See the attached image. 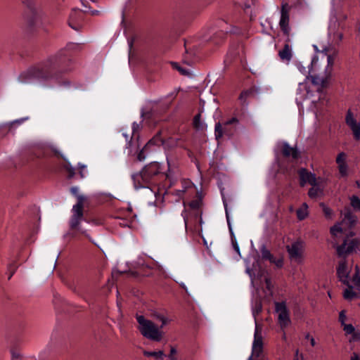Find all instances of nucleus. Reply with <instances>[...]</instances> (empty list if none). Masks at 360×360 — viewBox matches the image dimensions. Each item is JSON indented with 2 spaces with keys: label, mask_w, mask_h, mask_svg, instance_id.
I'll return each instance as SVG.
<instances>
[{
  "label": "nucleus",
  "mask_w": 360,
  "mask_h": 360,
  "mask_svg": "<svg viewBox=\"0 0 360 360\" xmlns=\"http://www.w3.org/2000/svg\"><path fill=\"white\" fill-rule=\"evenodd\" d=\"M72 70V60L58 53L43 60L34 70L33 75L39 85L52 87L60 83L61 75Z\"/></svg>",
  "instance_id": "nucleus-1"
},
{
  "label": "nucleus",
  "mask_w": 360,
  "mask_h": 360,
  "mask_svg": "<svg viewBox=\"0 0 360 360\" xmlns=\"http://www.w3.org/2000/svg\"><path fill=\"white\" fill-rule=\"evenodd\" d=\"M71 193L77 198V202L75 205H74L72 207V215L69 219V227L70 230L78 231L85 236H86L89 240L95 244L96 246L99 247L98 245L91 238V237L86 233L85 229L82 228V224L83 221H85V218L84 216V202L86 200L87 197L84 195H79V188L77 186L72 187L70 188Z\"/></svg>",
  "instance_id": "nucleus-2"
},
{
  "label": "nucleus",
  "mask_w": 360,
  "mask_h": 360,
  "mask_svg": "<svg viewBox=\"0 0 360 360\" xmlns=\"http://www.w3.org/2000/svg\"><path fill=\"white\" fill-rule=\"evenodd\" d=\"M136 320L145 338H162V328L169 323V319L161 314L155 315V321L146 319L143 315H136Z\"/></svg>",
  "instance_id": "nucleus-3"
},
{
  "label": "nucleus",
  "mask_w": 360,
  "mask_h": 360,
  "mask_svg": "<svg viewBox=\"0 0 360 360\" xmlns=\"http://www.w3.org/2000/svg\"><path fill=\"white\" fill-rule=\"evenodd\" d=\"M342 224V222L335 224L330 228V232L333 237V245L335 248L338 255L340 257H345L348 254L356 251L359 243L356 239H349V236H347L344 239L342 244L338 245V238L342 236L343 233L342 228L341 227Z\"/></svg>",
  "instance_id": "nucleus-4"
},
{
  "label": "nucleus",
  "mask_w": 360,
  "mask_h": 360,
  "mask_svg": "<svg viewBox=\"0 0 360 360\" xmlns=\"http://www.w3.org/2000/svg\"><path fill=\"white\" fill-rule=\"evenodd\" d=\"M334 58L331 55L327 56V66L323 76H311L312 86L316 89L318 94L317 99H311V103H316L321 99L323 88L326 87L332 77Z\"/></svg>",
  "instance_id": "nucleus-5"
},
{
  "label": "nucleus",
  "mask_w": 360,
  "mask_h": 360,
  "mask_svg": "<svg viewBox=\"0 0 360 360\" xmlns=\"http://www.w3.org/2000/svg\"><path fill=\"white\" fill-rule=\"evenodd\" d=\"M299 71L304 75H306V79L303 82L299 83L297 88V95L300 96V98L301 100L311 99L314 96V92H316V89L312 86H311L308 82L309 77V74L311 70H307L306 67L303 66L302 64L299 63L297 65ZM311 79V78H310Z\"/></svg>",
  "instance_id": "nucleus-6"
},
{
  "label": "nucleus",
  "mask_w": 360,
  "mask_h": 360,
  "mask_svg": "<svg viewBox=\"0 0 360 360\" xmlns=\"http://www.w3.org/2000/svg\"><path fill=\"white\" fill-rule=\"evenodd\" d=\"M291 7L286 2H282L281 6V17L278 25L285 37V41L290 42V31L291 27L290 25V11Z\"/></svg>",
  "instance_id": "nucleus-7"
},
{
  "label": "nucleus",
  "mask_w": 360,
  "mask_h": 360,
  "mask_svg": "<svg viewBox=\"0 0 360 360\" xmlns=\"http://www.w3.org/2000/svg\"><path fill=\"white\" fill-rule=\"evenodd\" d=\"M238 124V120L236 117H233L229 120L225 122L223 124L220 122H217L214 127V136L216 139H219L222 138L224 136H227L229 137L231 136L235 131L236 128L231 127L232 124Z\"/></svg>",
  "instance_id": "nucleus-8"
},
{
  "label": "nucleus",
  "mask_w": 360,
  "mask_h": 360,
  "mask_svg": "<svg viewBox=\"0 0 360 360\" xmlns=\"http://www.w3.org/2000/svg\"><path fill=\"white\" fill-rule=\"evenodd\" d=\"M286 249L290 260L301 263L303 259L304 243L301 240H297L290 245H287Z\"/></svg>",
  "instance_id": "nucleus-9"
},
{
  "label": "nucleus",
  "mask_w": 360,
  "mask_h": 360,
  "mask_svg": "<svg viewBox=\"0 0 360 360\" xmlns=\"http://www.w3.org/2000/svg\"><path fill=\"white\" fill-rule=\"evenodd\" d=\"M131 179L134 186L136 190L141 188H148L152 190L153 184L149 179L146 173L142 169L139 172L132 174Z\"/></svg>",
  "instance_id": "nucleus-10"
},
{
  "label": "nucleus",
  "mask_w": 360,
  "mask_h": 360,
  "mask_svg": "<svg viewBox=\"0 0 360 360\" xmlns=\"http://www.w3.org/2000/svg\"><path fill=\"white\" fill-rule=\"evenodd\" d=\"M275 305L280 326L282 328L288 326L290 323V319L285 303L284 302H276Z\"/></svg>",
  "instance_id": "nucleus-11"
},
{
  "label": "nucleus",
  "mask_w": 360,
  "mask_h": 360,
  "mask_svg": "<svg viewBox=\"0 0 360 360\" xmlns=\"http://www.w3.org/2000/svg\"><path fill=\"white\" fill-rule=\"evenodd\" d=\"M345 122L352 131L355 140H360V122H357L352 110H347L345 116Z\"/></svg>",
  "instance_id": "nucleus-12"
},
{
  "label": "nucleus",
  "mask_w": 360,
  "mask_h": 360,
  "mask_svg": "<svg viewBox=\"0 0 360 360\" xmlns=\"http://www.w3.org/2000/svg\"><path fill=\"white\" fill-rule=\"evenodd\" d=\"M350 269L348 267L346 262L342 261L339 263L338 267L337 268L338 277L342 283L350 286V278H349Z\"/></svg>",
  "instance_id": "nucleus-13"
},
{
  "label": "nucleus",
  "mask_w": 360,
  "mask_h": 360,
  "mask_svg": "<svg viewBox=\"0 0 360 360\" xmlns=\"http://www.w3.org/2000/svg\"><path fill=\"white\" fill-rule=\"evenodd\" d=\"M143 169L146 173L151 182L155 184V178L161 173L162 167L158 162H152L146 165Z\"/></svg>",
  "instance_id": "nucleus-14"
},
{
  "label": "nucleus",
  "mask_w": 360,
  "mask_h": 360,
  "mask_svg": "<svg viewBox=\"0 0 360 360\" xmlns=\"http://www.w3.org/2000/svg\"><path fill=\"white\" fill-rule=\"evenodd\" d=\"M142 127L141 122L136 123L133 122L132 124V132L131 134H127L125 132L122 133V136L124 137L126 141V148L128 150V154L130 155L133 152L134 143L132 142V138L136 132H138Z\"/></svg>",
  "instance_id": "nucleus-15"
},
{
  "label": "nucleus",
  "mask_w": 360,
  "mask_h": 360,
  "mask_svg": "<svg viewBox=\"0 0 360 360\" xmlns=\"http://www.w3.org/2000/svg\"><path fill=\"white\" fill-rule=\"evenodd\" d=\"M300 186H304L307 183L311 186H316V178L315 174L308 172L305 168H301L299 171Z\"/></svg>",
  "instance_id": "nucleus-16"
},
{
  "label": "nucleus",
  "mask_w": 360,
  "mask_h": 360,
  "mask_svg": "<svg viewBox=\"0 0 360 360\" xmlns=\"http://www.w3.org/2000/svg\"><path fill=\"white\" fill-rule=\"evenodd\" d=\"M342 214L344 215L341 221L342 224H348L349 227H352L356 224L357 217L352 212L349 207H345Z\"/></svg>",
  "instance_id": "nucleus-17"
},
{
  "label": "nucleus",
  "mask_w": 360,
  "mask_h": 360,
  "mask_svg": "<svg viewBox=\"0 0 360 360\" xmlns=\"http://www.w3.org/2000/svg\"><path fill=\"white\" fill-rule=\"evenodd\" d=\"M263 352V342L262 339H254L252 348V355L248 360H252V358L259 357Z\"/></svg>",
  "instance_id": "nucleus-18"
},
{
  "label": "nucleus",
  "mask_w": 360,
  "mask_h": 360,
  "mask_svg": "<svg viewBox=\"0 0 360 360\" xmlns=\"http://www.w3.org/2000/svg\"><path fill=\"white\" fill-rule=\"evenodd\" d=\"M283 155L285 158L291 157L292 159H297L300 152L296 147H291L287 142L283 143Z\"/></svg>",
  "instance_id": "nucleus-19"
},
{
  "label": "nucleus",
  "mask_w": 360,
  "mask_h": 360,
  "mask_svg": "<svg viewBox=\"0 0 360 360\" xmlns=\"http://www.w3.org/2000/svg\"><path fill=\"white\" fill-rule=\"evenodd\" d=\"M82 12L79 9H72L70 20L68 22L69 26L75 30H79V26L75 23V21L81 18Z\"/></svg>",
  "instance_id": "nucleus-20"
},
{
  "label": "nucleus",
  "mask_w": 360,
  "mask_h": 360,
  "mask_svg": "<svg viewBox=\"0 0 360 360\" xmlns=\"http://www.w3.org/2000/svg\"><path fill=\"white\" fill-rule=\"evenodd\" d=\"M289 42L285 43L283 48L278 51L280 58L283 61H290L292 58V49L289 46Z\"/></svg>",
  "instance_id": "nucleus-21"
},
{
  "label": "nucleus",
  "mask_w": 360,
  "mask_h": 360,
  "mask_svg": "<svg viewBox=\"0 0 360 360\" xmlns=\"http://www.w3.org/2000/svg\"><path fill=\"white\" fill-rule=\"evenodd\" d=\"M308 195L310 198L315 199L322 196L323 195V191L316 183V186H312L309 190Z\"/></svg>",
  "instance_id": "nucleus-22"
},
{
  "label": "nucleus",
  "mask_w": 360,
  "mask_h": 360,
  "mask_svg": "<svg viewBox=\"0 0 360 360\" xmlns=\"http://www.w3.org/2000/svg\"><path fill=\"white\" fill-rule=\"evenodd\" d=\"M296 213L299 220H304L309 214L308 205L306 202L302 203L301 207L297 210Z\"/></svg>",
  "instance_id": "nucleus-23"
},
{
  "label": "nucleus",
  "mask_w": 360,
  "mask_h": 360,
  "mask_svg": "<svg viewBox=\"0 0 360 360\" xmlns=\"http://www.w3.org/2000/svg\"><path fill=\"white\" fill-rule=\"evenodd\" d=\"M226 219H227V223H228V225H229V231L231 233V240H232V243H233V248L234 250L238 252H240V248H239V245L236 241V236L233 233V229H232V227H231V222H230V219H229V214L227 212V210H226Z\"/></svg>",
  "instance_id": "nucleus-24"
},
{
  "label": "nucleus",
  "mask_w": 360,
  "mask_h": 360,
  "mask_svg": "<svg viewBox=\"0 0 360 360\" xmlns=\"http://www.w3.org/2000/svg\"><path fill=\"white\" fill-rule=\"evenodd\" d=\"M153 145V140L149 141L145 146L140 150L138 154L137 158L139 161H143L146 158L147 156V150L150 148Z\"/></svg>",
  "instance_id": "nucleus-25"
},
{
  "label": "nucleus",
  "mask_w": 360,
  "mask_h": 360,
  "mask_svg": "<svg viewBox=\"0 0 360 360\" xmlns=\"http://www.w3.org/2000/svg\"><path fill=\"white\" fill-rule=\"evenodd\" d=\"M193 124L198 130H204L207 128V125L201 120L200 113L194 117Z\"/></svg>",
  "instance_id": "nucleus-26"
},
{
  "label": "nucleus",
  "mask_w": 360,
  "mask_h": 360,
  "mask_svg": "<svg viewBox=\"0 0 360 360\" xmlns=\"http://www.w3.org/2000/svg\"><path fill=\"white\" fill-rule=\"evenodd\" d=\"M352 281L358 289H360V266H356Z\"/></svg>",
  "instance_id": "nucleus-27"
},
{
  "label": "nucleus",
  "mask_w": 360,
  "mask_h": 360,
  "mask_svg": "<svg viewBox=\"0 0 360 360\" xmlns=\"http://www.w3.org/2000/svg\"><path fill=\"white\" fill-rule=\"evenodd\" d=\"M351 287H348V288L345 289L343 292V297L345 300H352L354 297H357V294L352 290L353 286L350 285Z\"/></svg>",
  "instance_id": "nucleus-28"
},
{
  "label": "nucleus",
  "mask_w": 360,
  "mask_h": 360,
  "mask_svg": "<svg viewBox=\"0 0 360 360\" xmlns=\"http://www.w3.org/2000/svg\"><path fill=\"white\" fill-rule=\"evenodd\" d=\"M343 326V330L346 335L353 334V338H359V334L355 332V328L352 324H345Z\"/></svg>",
  "instance_id": "nucleus-29"
},
{
  "label": "nucleus",
  "mask_w": 360,
  "mask_h": 360,
  "mask_svg": "<svg viewBox=\"0 0 360 360\" xmlns=\"http://www.w3.org/2000/svg\"><path fill=\"white\" fill-rule=\"evenodd\" d=\"M254 94L252 90H246L241 92L239 96V100L243 104H247L248 98Z\"/></svg>",
  "instance_id": "nucleus-30"
},
{
  "label": "nucleus",
  "mask_w": 360,
  "mask_h": 360,
  "mask_svg": "<svg viewBox=\"0 0 360 360\" xmlns=\"http://www.w3.org/2000/svg\"><path fill=\"white\" fill-rule=\"evenodd\" d=\"M172 65L174 69L177 70L182 75L189 76L191 75L190 70L181 68L178 63L173 62L172 63Z\"/></svg>",
  "instance_id": "nucleus-31"
},
{
  "label": "nucleus",
  "mask_w": 360,
  "mask_h": 360,
  "mask_svg": "<svg viewBox=\"0 0 360 360\" xmlns=\"http://www.w3.org/2000/svg\"><path fill=\"white\" fill-rule=\"evenodd\" d=\"M351 206L354 210L360 211V198L356 195H352L349 198Z\"/></svg>",
  "instance_id": "nucleus-32"
},
{
  "label": "nucleus",
  "mask_w": 360,
  "mask_h": 360,
  "mask_svg": "<svg viewBox=\"0 0 360 360\" xmlns=\"http://www.w3.org/2000/svg\"><path fill=\"white\" fill-rule=\"evenodd\" d=\"M143 354L146 356H153L156 359H162L164 354L162 351H154V352H148L144 351Z\"/></svg>",
  "instance_id": "nucleus-33"
},
{
  "label": "nucleus",
  "mask_w": 360,
  "mask_h": 360,
  "mask_svg": "<svg viewBox=\"0 0 360 360\" xmlns=\"http://www.w3.org/2000/svg\"><path fill=\"white\" fill-rule=\"evenodd\" d=\"M320 207L322 208L325 217L328 219H331L333 217V210L323 202L320 203Z\"/></svg>",
  "instance_id": "nucleus-34"
},
{
  "label": "nucleus",
  "mask_w": 360,
  "mask_h": 360,
  "mask_svg": "<svg viewBox=\"0 0 360 360\" xmlns=\"http://www.w3.org/2000/svg\"><path fill=\"white\" fill-rule=\"evenodd\" d=\"M346 159H347V155L345 153L340 152V153H338V155L336 158V160H335L336 163L338 165V167L347 164Z\"/></svg>",
  "instance_id": "nucleus-35"
},
{
  "label": "nucleus",
  "mask_w": 360,
  "mask_h": 360,
  "mask_svg": "<svg viewBox=\"0 0 360 360\" xmlns=\"http://www.w3.org/2000/svg\"><path fill=\"white\" fill-rule=\"evenodd\" d=\"M32 14L33 15V19L30 20V22H37L38 20H41L42 17L44 16V13L41 11L34 10L32 11Z\"/></svg>",
  "instance_id": "nucleus-36"
},
{
  "label": "nucleus",
  "mask_w": 360,
  "mask_h": 360,
  "mask_svg": "<svg viewBox=\"0 0 360 360\" xmlns=\"http://www.w3.org/2000/svg\"><path fill=\"white\" fill-rule=\"evenodd\" d=\"M202 200L201 199H196L192 200L191 202H189V207L193 210L198 211L201 207Z\"/></svg>",
  "instance_id": "nucleus-37"
},
{
  "label": "nucleus",
  "mask_w": 360,
  "mask_h": 360,
  "mask_svg": "<svg viewBox=\"0 0 360 360\" xmlns=\"http://www.w3.org/2000/svg\"><path fill=\"white\" fill-rule=\"evenodd\" d=\"M77 168L79 169V174L82 179L86 177L87 171H86V166L85 165L79 163L77 165Z\"/></svg>",
  "instance_id": "nucleus-38"
},
{
  "label": "nucleus",
  "mask_w": 360,
  "mask_h": 360,
  "mask_svg": "<svg viewBox=\"0 0 360 360\" xmlns=\"http://www.w3.org/2000/svg\"><path fill=\"white\" fill-rule=\"evenodd\" d=\"M338 167V170L340 174L342 177H345L348 175V165L345 164L344 165H340Z\"/></svg>",
  "instance_id": "nucleus-39"
},
{
  "label": "nucleus",
  "mask_w": 360,
  "mask_h": 360,
  "mask_svg": "<svg viewBox=\"0 0 360 360\" xmlns=\"http://www.w3.org/2000/svg\"><path fill=\"white\" fill-rule=\"evenodd\" d=\"M189 189H192L193 190V186L191 185H190V184H188V185H186V186H183L182 189H181V190H176L175 193H176V195H178L179 198H181L183 193H185L186 191H187Z\"/></svg>",
  "instance_id": "nucleus-40"
},
{
  "label": "nucleus",
  "mask_w": 360,
  "mask_h": 360,
  "mask_svg": "<svg viewBox=\"0 0 360 360\" xmlns=\"http://www.w3.org/2000/svg\"><path fill=\"white\" fill-rule=\"evenodd\" d=\"M65 167L68 172V178H73L75 175V168L72 167L70 163H68Z\"/></svg>",
  "instance_id": "nucleus-41"
},
{
  "label": "nucleus",
  "mask_w": 360,
  "mask_h": 360,
  "mask_svg": "<svg viewBox=\"0 0 360 360\" xmlns=\"http://www.w3.org/2000/svg\"><path fill=\"white\" fill-rule=\"evenodd\" d=\"M262 257L264 259H267L272 255L271 252L266 249L265 246H263L261 249Z\"/></svg>",
  "instance_id": "nucleus-42"
},
{
  "label": "nucleus",
  "mask_w": 360,
  "mask_h": 360,
  "mask_svg": "<svg viewBox=\"0 0 360 360\" xmlns=\"http://www.w3.org/2000/svg\"><path fill=\"white\" fill-rule=\"evenodd\" d=\"M262 311V304L260 302H256L255 307L252 309L254 316L257 315Z\"/></svg>",
  "instance_id": "nucleus-43"
},
{
  "label": "nucleus",
  "mask_w": 360,
  "mask_h": 360,
  "mask_svg": "<svg viewBox=\"0 0 360 360\" xmlns=\"http://www.w3.org/2000/svg\"><path fill=\"white\" fill-rule=\"evenodd\" d=\"M11 353L12 356V359H18L21 358V354L20 352L17 351L15 348H11Z\"/></svg>",
  "instance_id": "nucleus-44"
},
{
  "label": "nucleus",
  "mask_w": 360,
  "mask_h": 360,
  "mask_svg": "<svg viewBox=\"0 0 360 360\" xmlns=\"http://www.w3.org/2000/svg\"><path fill=\"white\" fill-rule=\"evenodd\" d=\"M346 319H347V316H346L345 311H340V315H339V320L341 322L342 325L345 324V322Z\"/></svg>",
  "instance_id": "nucleus-45"
},
{
  "label": "nucleus",
  "mask_w": 360,
  "mask_h": 360,
  "mask_svg": "<svg viewBox=\"0 0 360 360\" xmlns=\"http://www.w3.org/2000/svg\"><path fill=\"white\" fill-rule=\"evenodd\" d=\"M278 268H281L283 266V258L282 257H280L278 259H276L274 262L273 263Z\"/></svg>",
  "instance_id": "nucleus-46"
},
{
  "label": "nucleus",
  "mask_w": 360,
  "mask_h": 360,
  "mask_svg": "<svg viewBox=\"0 0 360 360\" xmlns=\"http://www.w3.org/2000/svg\"><path fill=\"white\" fill-rule=\"evenodd\" d=\"M293 360H304L302 354L299 353V350L297 349Z\"/></svg>",
  "instance_id": "nucleus-47"
},
{
  "label": "nucleus",
  "mask_w": 360,
  "mask_h": 360,
  "mask_svg": "<svg viewBox=\"0 0 360 360\" xmlns=\"http://www.w3.org/2000/svg\"><path fill=\"white\" fill-rule=\"evenodd\" d=\"M181 216L184 218V224H185V228L186 229L187 228V224H188V217H187V214H186V210H184L181 212Z\"/></svg>",
  "instance_id": "nucleus-48"
},
{
  "label": "nucleus",
  "mask_w": 360,
  "mask_h": 360,
  "mask_svg": "<svg viewBox=\"0 0 360 360\" xmlns=\"http://www.w3.org/2000/svg\"><path fill=\"white\" fill-rule=\"evenodd\" d=\"M265 283H266V288L269 290H271V288H272L271 281V279L269 278H265Z\"/></svg>",
  "instance_id": "nucleus-49"
},
{
  "label": "nucleus",
  "mask_w": 360,
  "mask_h": 360,
  "mask_svg": "<svg viewBox=\"0 0 360 360\" xmlns=\"http://www.w3.org/2000/svg\"><path fill=\"white\" fill-rule=\"evenodd\" d=\"M176 350L175 349V348L174 347H171V349H170V354H169V358L171 359H174V355L176 354Z\"/></svg>",
  "instance_id": "nucleus-50"
},
{
  "label": "nucleus",
  "mask_w": 360,
  "mask_h": 360,
  "mask_svg": "<svg viewBox=\"0 0 360 360\" xmlns=\"http://www.w3.org/2000/svg\"><path fill=\"white\" fill-rule=\"evenodd\" d=\"M351 360H360V356L356 353H353Z\"/></svg>",
  "instance_id": "nucleus-51"
},
{
  "label": "nucleus",
  "mask_w": 360,
  "mask_h": 360,
  "mask_svg": "<svg viewBox=\"0 0 360 360\" xmlns=\"http://www.w3.org/2000/svg\"><path fill=\"white\" fill-rule=\"evenodd\" d=\"M176 94H177V93L176 91H172L170 94H169L167 96V98H171L172 99H174L176 97Z\"/></svg>",
  "instance_id": "nucleus-52"
},
{
  "label": "nucleus",
  "mask_w": 360,
  "mask_h": 360,
  "mask_svg": "<svg viewBox=\"0 0 360 360\" xmlns=\"http://www.w3.org/2000/svg\"><path fill=\"white\" fill-rule=\"evenodd\" d=\"M180 286H181L183 289H184V290H185V291H186V292L187 294H189V293H188V288H187V287L186 286V285H185L184 283H180Z\"/></svg>",
  "instance_id": "nucleus-53"
},
{
  "label": "nucleus",
  "mask_w": 360,
  "mask_h": 360,
  "mask_svg": "<svg viewBox=\"0 0 360 360\" xmlns=\"http://www.w3.org/2000/svg\"><path fill=\"white\" fill-rule=\"evenodd\" d=\"M25 120V119L22 118V119H20V120H15L13 122H14V123H17V124H22V123L23 122V121H24Z\"/></svg>",
  "instance_id": "nucleus-54"
},
{
  "label": "nucleus",
  "mask_w": 360,
  "mask_h": 360,
  "mask_svg": "<svg viewBox=\"0 0 360 360\" xmlns=\"http://www.w3.org/2000/svg\"><path fill=\"white\" fill-rule=\"evenodd\" d=\"M275 258L273 256V255H271V257H269V258L267 259V260H269L270 262L271 263H274V261H275Z\"/></svg>",
  "instance_id": "nucleus-55"
},
{
  "label": "nucleus",
  "mask_w": 360,
  "mask_h": 360,
  "mask_svg": "<svg viewBox=\"0 0 360 360\" xmlns=\"http://www.w3.org/2000/svg\"><path fill=\"white\" fill-rule=\"evenodd\" d=\"M275 258L273 256V255H271V257H269V258L267 259V260H269L270 262L271 263H274V261H275Z\"/></svg>",
  "instance_id": "nucleus-56"
},
{
  "label": "nucleus",
  "mask_w": 360,
  "mask_h": 360,
  "mask_svg": "<svg viewBox=\"0 0 360 360\" xmlns=\"http://www.w3.org/2000/svg\"><path fill=\"white\" fill-rule=\"evenodd\" d=\"M91 15H98L99 13V11H96V10H92V11H90Z\"/></svg>",
  "instance_id": "nucleus-57"
},
{
  "label": "nucleus",
  "mask_w": 360,
  "mask_h": 360,
  "mask_svg": "<svg viewBox=\"0 0 360 360\" xmlns=\"http://www.w3.org/2000/svg\"><path fill=\"white\" fill-rule=\"evenodd\" d=\"M311 340V346H314L315 345V339H310Z\"/></svg>",
  "instance_id": "nucleus-58"
},
{
  "label": "nucleus",
  "mask_w": 360,
  "mask_h": 360,
  "mask_svg": "<svg viewBox=\"0 0 360 360\" xmlns=\"http://www.w3.org/2000/svg\"><path fill=\"white\" fill-rule=\"evenodd\" d=\"M342 37H343V36H342V33H339V34H338V38H339V39H340V40H342Z\"/></svg>",
  "instance_id": "nucleus-59"
},
{
  "label": "nucleus",
  "mask_w": 360,
  "mask_h": 360,
  "mask_svg": "<svg viewBox=\"0 0 360 360\" xmlns=\"http://www.w3.org/2000/svg\"><path fill=\"white\" fill-rule=\"evenodd\" d=\"M356 186L360 188V179L356 181Z\"/></svg>",
  "instance_id": "nucleus-60"
},
{
  "label": "nucleus",
  "mask_w": 360,
  "mask_h": 360,
  "mask_svg": "<svg viewBox=\"0 0 360 360\" xmlns=\"http://www.w3.org/2000/svg\"><path fill=\"white\" fill-rule=\"evenodd\" d=\"M63 84L68 86L70 84V82H65Z\"/></svg>",
  "instance_id": "nucleus-61"
},
{
  "label": "nucleus",
  "mask_w": 360,
  "mask_h": 360,
  "mask_svg": "<svg viewBox=\"0 0 360 360\" xmlns=\"http://www.w3.org/2000/svg\"><path fill=\"white\" fill-rule=\"evenodd\" d=\"M254 338H258V337H257V329H256V331H255V336H254Z\"/></svg>",
  "instance_id": "nucleus-62"
},
{
  "label": "nucleus",
  "mask_w": 360,
  "mask_h": 360,
  "mask_svg": "<svg viewBox=\"0 0 360 360\" xmlns=\"http://www.w3.org/2000/svg\"><path fill=\"white\" fill-rule=\"evenodd\" d=\"M203 242H204V245H207V241H206V240L205 238L203 239Z\"/></svg>",
  "instance_id": "nucleus-63"
},
{
  "label": "nucleus",
  "mask_w": 360,
  "mask_h": 360,
  "mask_svg": "<svg viewBox=\"0 0 360 360\" xmlns=\"http://www.w3.org/2000/svg\"><path fill=\"white\" fill-rule=\"evenodd\" d=\"M69 235H70V233H67L66 234L64 235V237H67Z\"/></svg>",
  "instance_id": "nucleus-64"
}]
</instances>
